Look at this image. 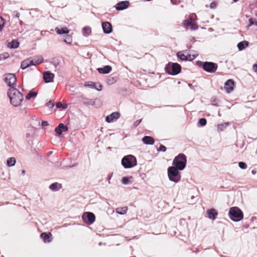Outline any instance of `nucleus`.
<instances>
[{
	"mask_svg": "<svg viewBox=\"0 0 257 257\" xmlns=\"http://www.w3.org/2000/svg\"><path fill=\"white\" fill-rule=\"evenodd\" d=\"M142 141L146 145H152L154 144L155 141L153 137L150 136H145L142 139Z\"/></svg>",
	"mask_w": 257,
	"mask_h": 257,
	"instance_id": "obj_20",
	"label": "nucleus"
},
{
	"mask_svg": "<svg viewBox=\"0 0 257 257\" xmlns=\"http://www.w3.org/2000/svg\"><path fill=\"white\" fill-rule=\"evenodd\" d=\"M254 11L256 13V16H257V9Z\"/></svg>",
	"mask_w": 257,
	"mask_h": 257,
	"instance_id": "obj_59",
	"label": "nucleus"
},
{
	"mask_svg": "<svg viewBox=\"0 0 257 257\" xmlns=\"http://www.w3.org/2000/svg\"><path fill=\"white\" fill-rule=\"evenodd\" d=\"M91 33V28L88 26L84 27L82 29L83 35L85 37H88Z\"/></svg>",
	"mask_w": 257,
	"mask_h": 257,
	"instance_id": "obj_25",
	"label": "nucleus"
},
{
	"mask_svg": "<svg viewBox=\"0 0 257 257\" xmlns=\"http://www.w3.org/2000/svg\"><path fill=\"white\" fill-rule=\"evenodd\" d=\"M239 167L242 169H245L247 168V165L245 163L240 162L238 163Z\"/></svg>",
	"mask_w": 257,
	"mask_h": 257,
	"instance_id": "obj_41",
	"label": "nucleus"
},
{
	"mask_svg": "<svg viewBox=\"0 0 257 257\" xmlns=\"http://www.w3.org/2000/svg\"><path fill=\"white\" fill-rule=\"evenodd\" d=\"M186 164L187 157L183 153H180L175 157L172 163L173 167H176L180 171L183 170L185 168Z\"/></svg>",
	"mask_w": 257,
	"mask_h": 257,
	"instance_id": "obj_2",
	"label": "nucleus"
},
{
	"mask_svg": "<svg viewBox=\"0 0 257 257\" xmlns=\"http://www.w3.org/2000/svg\"><path fill=\"white\" fill-rule=\"evenodd\" d=\"M43 61V58L42 56H37L34 57L33 59H30V63L31 66L37 65L41 63Z\"/></svg>",
	"mask_w": 257,
	"mask_h": 257,
	"instance_id": "obj_18",
	"label": "nucleus"
},
{
	"mask_svg": "<svg viewBox=\"0 0 257 257\" xmlns=\"http://www.w3.org/2000/svg\"><path fill=\"white\" fill-rule=\"evenodd\" d=\"M166 150H167L166 147L165 146H164L163 145H161L160 146V147H159V149L158 150V151L165 152H166Z\"/></svg>",
	"mask_w": 257,
	"mask_h": 257,
	"instance_id": "obj_44",
	"label": "nucleus"
},
{
	"mask_svg": "<svg viewBox=\"0 0 257 257\" xmlns=\"http://www.w3.org/2000/svg\"><path fill=\"white\" fill-rule=\"evenodd\" d=\"M251 172L253 174H255L256 173V171L255 170H252Z\"/></svg>",
	"mask_w": 257,
	"mask_h": 257,
	"instance_id": "obj_56",
	"label": "nucleus"
},
{
	"mask_svg": "<svg viewBox=\"0 0 257 257\" xmlns=\"http://www.w3.org/2000/svg\"><path fill=\"white\" fill-rule=\"evenodd\" d=\"M60 126L61 127V128H62L63 132H66L68 130V127L62 123H60Z\"/></svg>",
	"mask_w": 257,
	"mask_h": 257,
	"instance_id": "obj_43",
	"label": "nucleus"
},
{
	"mask_svg": "<svg viewBox=\"0 0 257 257\" xmlns=\"http://www.w3.org/2000/svg\"><path fill=\"white\" fill-rule=\"evenodd\" d=\"M111 70L112 68L109 65H106L102 68H97L98 72L101 74H108L111 71Z\"/></svg>",
	"mask_w": 257,
	"mask_h": 257,
	"instance_id": "obj_19",
	"label": "nucleus"
},
{
	"mask_svg": "<svg viewBox=\"0 0 257 257\" xmlns=\"http://www.w3.org/2000/svg\"><path fill=\"white\" fill-rule=\"evenodd\" d=\"M218 99L216 97L212 98V104L215 106H218L217 104Z\"/></svg>",
	"mask_w": 257,
	"mask_h": 257,
	"instance_id": "obj_45",
	"label": "nucleus"
},
{
	"mask_svg": "<svg viewBox=\"0 0 257 257\" xmlns=\"http://www.w3.org/2000/svg\"><path fill=\"white\" fill-rule=\"evenodd\" d=\"M102 28L103 33L105 34H108L112 31V27L109 22H105L102 23Z\"/></svg>",
	"mask_w": 257,
	"mask_h": 257,
	"instance_id": "obj_12",
	"label": "nucleus"
},
{
	"mask_svg": "<svg viewBox=\"0 0 257 257\" xmlns=\"http://www.w3.org/2000/svg\"><path fill=\"white\" fill-rule=\"evenodd\" d=\"M52 154V151L49 152V153H48V156H49L50 155Z\"/></svg>",
	"mask_w": 257,
	"mask_h": 257,
	"instance_id": "obj_57",
	"label": "nucleus"
},
{
	"mask_svg": "<svg viewBox=\"0 0 257 257\" xmlns=\"http://www.w3.org/2000/svg\"><path fill=\"white\" fill-rule=\"evenodd\" d=\"M183 25L184 26H189L191 30H196L198 29V27L195 22H189V20H185L183 21Z\"/></svg>",
	"mask_w": 257,
	"mask_h": 257,
	"instance_id": "obj_15",
	"label": "nucleus"
},
{
	"mask_svg": "<svg viewBox=\"0 0 257 257\" xmlns=\"http://www.w3.org/2000/svg\"><path fill=\"white\" fill-rule=\"evenodd\" d=\"M129 4V2L127 1L120 2L116 4L115 9L118 11L123 10L128 7Z\"/></svg>",
	"mask_w": 257,
	"mask_h": 257,
	"instance_id": "obj_14",
	"label": "nucleus"
},
{
	"mask_svg": "<svg viewBox=\"0 0 257 257\" xmlns=\"http://www.w3.org/2000/svg\"><path fill=\"white\" fill-rule=\"evenodd\" d=\"M115 81V80L114 78L112 77L111 78H109L107 80V82L108 84H112Z\"/></svg>",
	"mask_w": 257,
	"mask_h": 257,
	"instance_id": "obj_47",
	"label": "nucleus"
},
{
	"mask_svg": "<svg viewBox=\"0 0 257 257\" xmlns=\"http://www.w3.org/2000/svg\"><path fill=\"white\" fill-rule=\"evenodd\" d=\"M111 175H108L107 178H106V180L108 181V183H109L110 182H109V180L110 179H111Z\"/></svg>",
	"mask_w": 257,
	"mask_h": 257,
	"instance_id": "obj_54",
	"label": "nucleus"
},
{
	"mask_svg": "<svg viewBox=\"0 0 257 257\" xmlns=\"http://www.w3.org/2000/svg\"><path fill=\"white\" fill-rule=\"evenodd\" d=\"M121 182L123 184H124V185L128 184L130 182L129 178L127 177H123L122 178Z\"/></svg>",
	"mask_w": 257,
	"mask_h": 257,
	"instance_id": "obj_40",
	"label": "nucleus"
},
{
	"mask_svg": "<svg viewBox=\"0 0 257 257\" xmlns=\"http://www.w3.org/2000/svg\"><path fill=\"white\" fill-rule=\"evenodd\" d=\"M248 46V42L244 41L238 43L237 47L239 50L241 51Z\"/></svg>",
	"mask_w": 257,
	"mask_h": 257,
	"instance_id": "obj_23",
	"label": "nucleus"
},
{
	"mask_svg": "<svg viewBox=\"0 0 257 257\" xmlns=\"http://www.w3.org/2000/svg\"><path fill=\"white\" fill-rule=\"evenodd\" d=\"M167 106H172V105H167Z\"/></svg>",
	"mask_w": 257,
	"mask_h": 257,
	"instance_id": "obj_61",
	"label": "nucleus"
},
{
	"mask_svg": "<svg viewBox=\"0 0 257 257\" xmlns=\"http://www.w3.org/2000/svg\"><path fill=\"white\" fill-rule=\"evenodd\" d=\"M171 2H172V3H174V2H173V0H171Z\"/></svg>",
	"mask_w": 257,
	"mask_h": 257,
	"instance_id": "obj_60",
	"label": "nucleus"
},
{
	"mask_svg": "<svg viewBox=\"0 0 257 257\" xmlns=\"http://www.w3.org/2000/svg\"><path fill=\"white\" fill-rule=\"evenodd\" d=\"M165 71L171 75H176L180 73L181 71V66L177 63L169 62L166 65Z\"/></svg>",
	"mask_w": 257,
	"mask_h": 257,
	"instance_id": "obj_7",
	"label": "nucleus"
},
{
	"mask_svg": "<svg viewBox=\"0 0 257 257\" xmlns=\"http://www.w3.org/2000/svg\"><path fill=\"white\" fill-rule=\"evenodd\" d=\"M207 123V120L204 118H200L198 121V124L200 126H204Z\"/></svg>",
	"mask_w": 257,
	"mask_h": 257,
	"instance_id": "obj_33",
	"label": "nucleus"
},
{
	"mask_svg": "<svg viewBox=\"0 0 257 257\" xmlns=\"http://www.w3.org/2000/svg\"><path fill=\"white\" fill-rule=\"evenodd\" d=\"M7 93L11 104L15 107H17L21 105L23 100V95L19 90L14 87L10 88Z\"/></svg>",
	"mask_w": 257,
	"mask_h": 257,
	"instance_id": "obj_1",
	"label": "nucleus"
},
{
	"mask_svg": "<svg viewBox=\"0 0 257 257\" xmlns=\"http://www.w3.org/2000/svg\"><path fill=\"white\" fill-rule=\"evenodd\" d=\"M228 215L230 219L234 222L239 221L243 217L242 211L237 207H231Z\"/></svg>",
	"mask_w": 257,
	"mask_h": 257,
	"instance_id": "obj_4",
	"label": "nucleus"
},
{
	"mask_svg": "<svg viewBox=\"0 0 257 257\" xmlns=\"http://www.w3.org/2000/svg\"><path fill=\"white\" fill-rule=\"evenodd\" d=\"M142 119H138V120H137L136 121L134 122V125L135 126V127H137L138 125H139V124L141 123V122L142 121Z\"/></svg>",
	"mask_w": 257,
	"mask_h": 257,
	"instance_id": "obj_48",
	"label": "nucleus"
},
{
	"mask_svg": "<svg viewBox=\"0 0 257 257\" xmlns=\"http://www.w3.org/2000/svg\"><path fill=\"white\" fill-rule=\"evenodd\" d=\"M196 18V15L194 13H192L190 15L189 19H187V20H189V22H195Z\"/></svg>",
	"mask_w": 257,
	"mask_h": 257,
	"instance_id": "obj_38",
	"label": "nucleus"
},
{
	"mask_svg": "<svg viewBox=\"0 0 257 257\" xmlns=\"http://www.w3.org/2000/svg\"><path fill=\"white\" fill-rule=\"evenodd\" d=\"M179 171L180 170L173 166L168 167L167 172L170 181L175 183H178L180 181L181 176Z\"/></svg>",
	"mask_w": 257,
	"mask_h": 257,
	"instance_id": "obj_5",
	"label": "nucleus"
},
{
	"mask_svg": "<svg viewBox=\"0 0 257 257\" xmlns=\"http://www.w3.org/2000/svg\"><path fill=\"white\" fill-rule=\"evenodd\" d=\"M29 66H31V64L30 63V59L25 60L22 62L21 68L22 69H25Z\"/></svg>",
	"mask_w": 257,
	"mask_h": 257,
	"instance_id": "obj_27",
	"label": "nucleus"
},
{
	"mask_svg": "<svg viewBox=\"0 0 257 257\" xmlns=\"http://www.w3.org/2000/svg\"><path fill=\"white\" fill-rule=\"evenodd\" d=\"M188 85L191 89L193 90L194 91L195 90L194 86L192 84L189 83L188 84Z\"/></svg>",
	"mask_w": 257,
	"mask_h": 257,
	"instance_id": "obj_52",
	"label": "nucleus"
},
{
	"mask_svg": "<svg viewBox=\"0 0 257 257\" xmlns=\"http://www.w3.org/2000/svg\"><path fill=\"white\" fill-rule=\"evenodd\" d=\"M0 19L1 21L3 22V24H0V32L3 30L4 26H5V22H4V19L0 16Z\"/></svg>",
	"mask_w": 257,
	"mask_h": 257,
	"instance_id": "obj_46",
	"label": "nucleus"
},
{
	"mask_svg": "<svg viewBox=\"0 0 257 257\" xmlns=\"http://www.w3.org/2000/svg\"><path fill=\"white\" fill-rule=\"evenodd\" d=\"M82 218L84 222L91 224L94 222L95 216L93 213L87 212L83 214Z\"/></svg>",
	"mask_w": 257,
	"mask_h": 257,
	"instance_id": "obj_8",
	"label": "nucleus"
},
{
	"mask_svg": "<svg viewBox=\"0 0 257 257\" xmlns=\"http://www.w3.org/2000/svg\"><path fill=\"white\" fill-rule=\"evenodd\" d=\"M58 183H54L51 184L49 188L52 190V191H56L58 190Z\"/></svg>",
	"mask_w": 257,
	"mask_h": 257,
	"instance_id": "obj_35",
	"label": "nucleus"
},
{
	"mask_svg": "<svg viewBox=\"0 0 257 257\" xmlns=\"http://www.w3.org/2000/svg\"><path fill=\"white\" fill-rule=\"evenodd\" d=\"M120 116V114L118 112L115 111L113 112L109 115L106 116L105 118V120L107 122H111L117 119Z\"/></svg>",
	"mask_w": 257,
	"mask_h": 257,
	"instance_id": "obj_13",
	"label": "nucleus"
},
{
	"mask_svg": "<svg viewBox=\"0 0 257 257\" xmlns=\"http://www.w3.org/2000/svg\"><path fill=\"white\" fill-rule=\"evenodd\" d=\"M49 125V123L47 121H42L41 123V125L42 126H47Z\"/></svg>",
	"mask_w": 257,
	"mask_h": 257,
	"instance_id": "obj_50",
	"label": "nucleus"
},
{
	"mask_svg": "<svg viewBox=\"0 0 257 257\" xmlns=\"http://www.w3.org/2000/svg\"><path fill=\"white\" fill-rule=\"evenodd\" d=\"M10 55L8 53H4L0 55V60H5L9 58Z\"/></svg>",
	"mask_w": 257,
	"mask_h": 257,
	"instance_id": "obj_36",
	"label": "nucleus"
},
{
	"mask_svg": "<svg viewBox=\"0 0 257 257\" xmlns=\"http://www.w3.org/2000/svg\"><path fill=\"white\" fill-rule=\"evenodd\" d=\"M85 86L91 88H95L97 90H101L102 87V86L101 84H99V88H97L95 86V83L92 82H89L88 84H85Z\"/></svg>",
	"mask_w": 257,
	"mask_h": 257,
	"instance_id": "obj_26",
	"label": "nucleus"
},
{
	"mask_svg": "<svg viewBox=\"0 0 257 257\" xmlns=\"http://www.w3.org/2000/svg\"><path fill=\"white\" fill-rule=\"evenodd\" d=\"M20 14L19 12H18L17 11L14 12V14H13L14 17L18 18L20 17Z\"/></svg>",
	"mask_w": 257,
	"mask_h": 257,
	"instance_id": "obj_49",
	"label": "nucleus"
},
{
	"mask_svg": "<svg viewBox=\"0 0 257 257\" xmlns=\"http://www.w3.org/2000/svg\"><path fill=\"white\" fill-rule=\"evenodd\" d=\"M37 95V93L35 91H30L26 96V99L27 100L30 99L32 97H35Z\"/></svg>",
	"mask_w": 257,
	"mask_h": 257,
	"instance_id": "obj_30",
	"label": "nucleus"
},
{
	"mask_svg": "<svg viewBox=\"0 0 257 257\" xmlns=\"http://www.w3.org/2000/svg\"><path fill=\"white\" fill-rule=\"evenodd\" d=\"M55 31L59 35L67 34L69 32V30L66 27L62 28L61 29L56 28Z\"/></svg>",
	"mask_w": 257,
	"mask_h": 257,
	"instance_id": "obj_24",
	"label": "nucleus"
},
{
	"mask_svg": "<svg viewBox=\"0 0 257 257\" xmlns=\"http://www.w3.org/2000/svg\"><path fill=\"white\" fill-rule=\"evenodd\" d=\"M5 81L10 88L13 87L14 85L16 84V77L14 74H8L5 77Z\"/></svg>",
	"mask_w": 257,
	"mask_h": 257,
	"instance_id": "obj_9",
	"label": "nucleus"
},
{
	"mask_svg": "<svg viewBox=\"0 0 257 257\" xmlns=\"http://www.w3.org/2000/svg\"><path fill=\"white\" fill-rule=\"evenodd\" d=\"M177 56L181 60H184V61H187V60H189V61H191L192 59L191 58V55H188L187 56L186 55H185L182 52L180 51V52H178L177 53Z\"/></svg>",
	"mask_w": 257,
	"mask_h": 257,
	"instance_id": "obj_21",
	"label": "nucleus"
},
{
	"mask_svg": "<svg viewBox=\"0 0 257 257\" xmlns=\"http://www.w3.org/2000/svg\"><path fill=\"white\" fill-rule=\"evenodd\" d=\"M196 64L198 66L202 67L204 71L210 73H214L218 68L217 64L212 62H202L198 61Z\"/></svg>",
	"mask_w": 257,
	"mask_h": 257,
	"instance_id": "obj_3",
	"label": "nucleus"
},
{
	"mask_svg": "<svg viewBox=\"0 0 257 257\" xmlns=\"http://www.w3.org/2000/svg\"><path fill=\"white\" fill-rule=\"evenodd\" d=\"M20 43L17 40H12L8 44V47L11 49H16L19 47Z\"/></svg>",
	"mask_w": 257,
	"mask_h": 257,
	"instance_id": "obj_22",
	"label": "nucleus"
},
{
	"mask_svg": "<svg viewBox=\"0 0 257 257\" xmlns=\"http://www.w3.org/2000/svg\"><path fill=\"white\" fill-rule=\"evenodd\" d=\"M64 41L68 44H71L72 42V37L71 36L69 35H66L64 36Z\"/></svg>",
	"mask_w": 257,
	"mask_h": 257,
	"instance_id": "obj_31",
	"label": "nucleus"
},
{
	"mask_svg": "<svg viewBox=\"0 0 257 257\" xmlns=\"http://www.w3.org/2000/svg\"><path fill=\"white\" fill-rule=\"evenodd\" d=\"M216 6V4L214 3H211L210 4V7L211 8H214Z\"/></svg>",
	"mask_w": 257,
	"mask_h": 257,
	"instance_id": "obj_53",
	"label": "nucleus"
},
{
	"mask_svg": "<svg viewBox=\"0 0 257 257\" xmlns=\"http://www.w3.org/2000/svg\"><path fill=\"white\" fill-rule=\"evenodd\" d=\"M252 68H253L254 72H257V63L253 65Z\"/></svg>",
	"mask_w": 257,
	"mask_h": 257,
	"instance_id": "obj_51",
	"label": "nucleus"
},
{
	"mask_svg": "<svg viewBox=\"0 0 257 257\" xmlns=\"http://www.w3.org/2000/svg\"><path fill=\"white\" fill-rule=\"evenodd\" d=\"M229 122H224L223 123L219 124L217 126L218 130L220 131H222L229 125Z\"/></svg>",
	"mask_w": 257,
	"mask_h": 257,
	"instance_id": "obj_32",
	"label": "nucleus"
},
{
	"mask_svg": "<svg viewBox=\"0 0 257 257\" xmlns=\"http://www.w3.org/2000/svg\"><path fill=\"white\" fill-rule=\"evenodd\" d=\"M249 22V25L247 26V28H248L250 26L252 25H255V26H257V21H254L253 19L250 18L248 20Z\"/></svg>",
	"mask_w": 257,
	"mask_h": 257,
	"instance_id": "obj_37",
	"label": "nucleus"
},
{
	"mask_svg": "<svg viewBox=\"0 0 257 257\" xmlns=\"http://www.w3.org/2000/svg\"><path fill=\"white\" fill-rule=\"evenodd\" d=\"M137 164L136 158L132 155L123 157L121 160V165L125 169L132 168Z\"/></svg>",
	"mask_w": 257,
	"mask_h": 257,
	"instance_id": "obj_6",
	"label": "nucleus"
},
{
	"mask_svg": "<svg viewBox=\"0 0 257 257\" xmlns=\"http://www.w3.org/2000/svg\"><path fill=\"white\" fill-rule=\"evenodd\" d=\"M207 214L209 219L215 220L217 217L218 213L215 209L212 208L207 211Z\"/></svg>",
	"mask_w": 257,
	"mask_h": 257,
	"instance_id": "obj_17",
	"label": "nucleus"
},
{
	"mask_svg": "<svg viewBox=\"0 0 257 257\" xmlns=\"http://www.w3.org/2000/svg\"><path fill=\"white\" fill-rule=\"evenodd\" d=\"M22 174H25V171L24 170H22Z\"/></svg>",
	"mask_w": 257,
	"mask_h": 257,
	"instance_id": "obj_58",
	"label": "nucleus"
},
{
	"mask_svg": "<svg viewBox=\"0 0 257 257\" xmlns=\"http://www.w3.org/2000/svg\"><path fill=\"white\" fill-rule=\"evenodd\" d=\"M30 136V134L29 133H27V134H26V137L27 138H28Z\"/></svg>",
	"mask_w": 257,
	"mask_h": 257,
	"instance_id": "obj_55",
	"label": "nucleus"
},
{
	"mask_svg": "<svg viewBox=\"0 0 257 257\" xmlns=\"http://www.w3.org/2000/svg\"><path fill=\"white\" fill-rule=\"evenodd\" d=\"M234 82L232 79L227 80L224 84V88L227 93L231 92L234 89Z\"/></svg>",
	"mask_w": 257,
	"mask_h": 257,
	"instance_id": "obj_11",
	"label": "nucleus"
},
{
	"mask_svg": "<svg viewBox=\"0 0 257 257\" xmlns=\"http://www.w3.org/2000/svg\"><path fill=\"white\" fill-rule=\"evenodd\" d=\"M54 74L49 71L43 73V79L45 83L52 82L54 78Z\"/></svg>",
	"mask_w": 257,
	"mask_h": 257,
	"instance_id": "obj_10",
	"label": "nucleus"
},
{
	"mask_svg": "<svg viewBox=\"0 0 257 257\" xmlns=\"http://www.w3.org/2000/svg\"><path fill=\"white\" fill-rule=\"evenodd\" d=\"M127 210V207L125 206L123 207H119L116 209V212L117 213L123 215L126 213Z\"/></svg>",
	"mask_w": 257,
	"mask_h": 257,
	"instance_id": "obj_28",
	"label": "nucleus"
},
{
	"mask_svg": "<svg viewBox=\"0 0 257 257\" xmlns=\"http://www.w3.org/2000/svg\"><path fill=\"white\" fill-rule=\"evenodd\" d=\"M55 132L59 135H61L62 134L63 130L61 127H60V124L55 128Z\"/></svg>",
	"mask_w": 257,
	"mask_h": 257,
	"instance_id": "obj_39",
	"label": "nucleus"
},
{
	"mask_svg": "<svg viewBox=\"0 0 257 257\" xmlns=\"http://www.w3.org/2000/svg\"><path fill=\"white\" fill-rule=\"evenodd\" d=\"M40 236L45 243L50 242L52 239V234L50 232H43L41 234Z\"/></svg>",
	"mask_w": 257,
	"mask_h": 257,
	"instance_id": "obj_16",
	"label": "nucleus"
},
{
	"mask_svg": "<svg viewBox=\"0 0 257 257\" xmlns=\"http://www.w3.org/2000/svg\"><path fill=\"white\" fill-rule=\"evenodd\" d=\"M56 106L57 108H62L63 109H66L67 107V104H62L61 102H57L56 104Z\"/></svg>",
	"mask_w": 257,
	"mask_h": 257,
	"instance_id": "obj_34",
	"label": "nucleus"
},
{
	"mask_svg": "<svg viewBox=\"0 0 257 257\" xmlns=\"http://www.w3.org/2000/svg\"><path fill=\"white\" fill-rule=\"evenodd\" d=\"M16 163V159L14 157H11L7 160V164L9 167H12L15 165Z\"/></svg>",
	"mask_w": 257,
	"mask_h": 257,
	"instance_id": "obj_29",
	"label": "nucleus"
},
{
	"mask_svg": "<svg viewBox=\"0 0 257 257\" xmlns=\"http://www.w3.org/2000/svg\"><path fill=\"white\" fill-rule=\"evenodd\" d=\"M46 105L47 107H48L50 109H52L54 106V103L52 101L50 100L49 102H48L46 103Z\"/></svg>",
	"mask_w": 257,
	"mask_h": 257,
	"instance_id": "obj_42",
	"label": "nucleus"
}]
</instances>
